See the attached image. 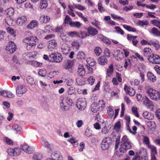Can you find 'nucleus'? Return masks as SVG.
<instances>
[{
	"mask_svg": "<svg viewBox=\"0 0 160 160\" xmlns=\"http://www.w3.org/2000/svg\"><path fill=\"white\" fill-rule=\"evenodd\" d=\"M50 20V18L47 15H42L40 18V20L42 23H46Z\"/></svg>",
	"mask_w": 160,
	"mask_h": 160,
	"instance_id": "obj_34",
	"label": "nucleus"
},
{
	"mask_svg": "<svg viewBox=\"0 0 160 160\" xmlns=\"http://www.w3.org/2000/svg\"><path fill=\"white\" fill-rule=\"evenodd\" d=\"M123 26L125 29L129 32H136V30L135 28H132L126 24H124L123 25Z\"/></svg>",
	"mask_w": 160,
	"mask_h": 160,
	"instance_id": "obj_49",
	"label": "nucleus"
},
{
	"mask_svg": "<svg viewBox=\"0 0 160 160\" xmlns=\"http://www.w3.org/2000/svg\"><path fill=\"white\" fill-rule=\"evenodd\" d=\"M108 59L104 56L100 57L98 60V63L102 66L106 65L108 63Z\"/></svg>",
	"mask_w": 160,
	"mask_h": 160,
	"instance_id": "obj_16",
	"label": "nucleus"
},
{
	"mask_svg": "<svg viewBox=\"0 0 160 160\" xmlns=\"http://www.w3.org/2000/svg\"><path fill=\"white\" fill-rule=\"evenodd\" d=\"M76 106L79 110H84L86 107V103L85 99L81 98L78 99L77 101Z\"/></svg>",
	"mask_w": 160,
	"mask_h": 160,
	"instance_id": "obj_9",
	"label": "nucleus"
},
{
	"mask_svg": "<svg viewBox=\"0 0 160 160\" xmlns=\"http://www.w3.org/2000/svg\"><path fill=\"white\" fill-rule=\"evenodd\" d=\"M57 45L56 41L54 39L48 41L47 45L49 51H52L56 48Z\"/></svg>",
	"mask_w": 160,
	"mask_h": 160,
	"instance_id": "obj_11",
	"label": "nucleus"
},
{
	"mask_svg": "<svg viewBox=\"0 0 160 160\" xmlns=\"http://www.w3.org/2000/svg\"><path fill=\"white\" fill-rule=\"evenodd\" d=\"M41 142L42 144L44 147L47 148H50V144L46 139L42 138L41 139Z\"/></svg>",
	"mask_w": 160,
	"mask_h": 160,
	"instance_id": "obj_43",
	"label": "nucleus"
},
{
	"mask_svg": "<svg viewBox=\"0 0 160 160\" xmlns=\"http://www.w3.org/2000/svg\"><path fill=\"white\" fill-rule=\"evenodd\" d=\"M95 104L97 105L101 109V110H102L105 107L106 103L104 100L102 99L99 100L97 102H95Z\"/></svg>",
	"mask_w": 160,
	"mask_h": 160,
	"instance_id": "obj_23",
	"label": "nucleus"
},
{
	"mask_svg": "<svg viewBox=\"0 0 160 160\" xmlns=\"http://www.w3.org/2000/svg\"><path fill=\"white\" fill-rule=\"evenodd\" d=\"M151 45H153L156 50H158L160 48V46L159 42L158 41L152 40Z\"/></svg>",
	"mask_w": 160,
	"mask_h": 160,
	"instance_id": "obj_60",
	"label": "nucleus"
},
{
	"mask_svg": "<svg viewBox=\"0 0 160 160\" xmlns=\"http://www.w3.org/2000/svg\"><path fill=\"white\" fill-rule=\"evenodd\" d=\"M91 111L94 113L97 112L99 109H101L97 105L95 104V102L93 105L91 106Z\"/></svg>",
	"mask_w": 160,
	"mask_h": 160,
	"instance_id": "obj_59",
	"label": "nucleus"
},
{
	"mask_svg": "<svg viewBox=\"0 0 160 160\" xmlns=\"http://www.w3.org/2000/svg\"><path fill=\"white\" fill-rule=\"evenodd\" d=\"M86 61L88 64L91 66H93L96 64V62L94 60L90 58H88Z\"/></svg>",
	"mask_w": 160,
	"mask_h": 160,
	"instance_id": "obj_47",
	"label": "nucleus"
},
{
	"mask_svg": "<svg viewBox=\"0 0 160 160\" xmlns=\"http://www.w3.org/2000/svg\"><path fill=\"white\" fill-rule=\"evenodd\" d=\"M68 13L70 15H71L72 17H74L75 16V15L74 14L73 11L72 9H74L73 6L71 5L68 6Z\"/></svg>",
	"mask_w": 160,
	"mask_h": 160,
	"instance_id": "obj_56",
	"label": "nucleus"
},
{
	"mask_svg": "<svg viewBox=\"0 0 160 160\" xmlns=\"http://www.w3.org/2000/svg\"><path fill=\"white\" fill-rule=\"evenodd\" d=\"M81 25V23L78 21L72 22L70 23V26L71 27L78 28H79Z\"/></svg>",
	"mask_w": 160,
	"mask_h": 160,
	"instance_id": "obj_41",
	"label": "nucleus"
},
{
	"mask_svg": "<svg viewBox=\"0 0 160 160\" xmlns=\"http://www.w3.org/2000/svg\"><path fill=\"white\" fill-rule=\"evenodd\" d=\"M114 68L112 64H110L107 70L106 75L108 77H111L113 73Z\"/></svg>",
	"mask_w": 160,
	"mask_h": 160,
	"instance_id": "obj_21",
	"label": "nucleus"
},
{
	"mask_svg": "<svg viewBox=\"0 0 160 160\" xmlns=\"http://www.w3.org/2000/svg\"><path fill=\"white\" fill-rule=\"evenodd\" d=\"M143 55L145 57H149L150 55L153 53L152 49L149 48H145L143 51Z\"/></svg>",
	"mask_w": 160,
	"mask_h": 160,
	"instance_id": "obj_28",
	"label": "nucleus"
},
{
	"mask_svg": "<svg viewBox=\"0 0 160 160\" xmlns=\"http://www.w3.org/2000/svg\"><path fill=\"white\" fill-rule=\"evenodd\" d=\"M49 57L51 58V60H50V62H52L59 63L61 62L63 58L61 54L58 52L52 53Z\"/></svg>",
	"mask_w": 160,
	"mask_h": 160,
	"instance_id": "obj_5",
	"label": "nucleus"
},
{
	"mask_svg": "<svg viewBox=\"0 0 160 160\" xmlns=\"http://www.w3.org/2000/svg\"><path fill=\"white\" fill-rule=\"evenodd\" d=\"M143 116L144 118L148 120H152L154 118V116L151 113L145 112L143 113Z\"/></svg>",
	"mask_w": 160,
	"mask_h": 160,
	"instance_id": "obj_32",
	"label": "nucleus"
},
{
	"mask_svg": "<svg viewBox=\"0 0 160 160\" xmlns=\"http://www.w3.org/2000/svg\"><path fill=\"white\" fill-rule=\"evenodd\" d=\"M121 128V123L120 121H118L115 123L114 127V128L117 132H118Z\"/></svg>",
	"mask_w": 160,
	"mask_h": 160,
	"instance_id": "obj_62",
	"label": "nucleus"
},
{
	"mask_svg": "<svg viewBox=\"0 0 160 160\" xmlns=\"http://www.w3.org/2000/svg\"><path fill=\"white\" fill-rule=\"evenodd\" d=\"M61 50L63 54L67 55L69 52L70 48L67 44H65L62 45Z\"/></svg>",
	"mask_w": 160,
	"mask_h": 160,
	"instance_id": "obj_26",
	"label": "nucleus"
},
{
	"mask_svg": "<svg viewBox=\"0 0 160 160\" xmlns=\"http://www.w3.org/2000/svg\"><path fill=\"white\" fill-rule=\"evenodd\" d=\"M137 23L139 25H140L141 26H143L144 25H147L149 23L148 22L147 20H139Z\"/></svg>",
	"mask_w": 160,
	"mask_h": 160,
	"instance_id": "obj_61",
	"label": "nucleus"
},
{
	"mask_svg": "<svg viewBox=\"0 0 160 160\" xmlns=\"http://www.w3.org/2000/svg\"><path fill=\"white\" fill-rule=\"evenodd\" d=\"M122 144L120 149V152L121 153H123L126 150L130 149L132 147L131 143L128 137L124 135L122 138Z\"/></svg>",
	"mask_w": 160,
	"mask_h": 160,
	"instance_id": "obj_3",
	"label": "nucleus"
},
{
	"mask_svg": "<svg viewBox=\"0 0 160 160\" xmlns=\"http://www.w3.org/2000/svg\"><path fill=\"white\" fill-rule=\"evenodd\" d=\"M87 31L88 34L92 36H94L98 33V31L95 28L92 26L89 27L87 29Z\"/></svg>",
	"mask_w": 160,
	"mask_h": 160,
	"instance_id": "obj_19",
	"label": "nucleus"
},
{
	"mask_svg": "<svg viewBox=\"0 0 160 160\" xmlns=\"http://www.w3.org/2000/svg\"><path fill=\"white\" fill-rule=\"evenodd\" d=\"M38 22L36 20H32L28 24L27 26V28L29 29H32L38 26Z\"/></svg>",
	"mask_w": 160,
	"mask_h": 160,
	"instance_id": "obj_24",
	"label": "nucleus"
},
{
	"mask_svg": "<svg viewBox=\"0 0 160 160\" xmlns=\"http://www.w3.org/2000/svg\"><path fill=\"white\" fill-rule=\"evenodd\" d=\"M147 76L148 80L150 82H154L156 81V77L151 72H148L147 73Z\"/></svg>",
	"mask_w": 160,
	"mask_h": 160,
	"instance_id": "obj_29",
	"label": "nucleus"
},
{
	"mask_svg": "<svg viewBox=\"0 0 160 160\" xmlns=\"http://www.w3.org/2000/svg\"><path fill=\"white\" fill-rule=\"evenodd\" d=\"M38 73L40 76L44 77L47 75V71L45 69L42 68L39 70Z\"/></svg>",
	"mask_w": 160,
	"mask_h": 160,
	"instance_id": "obj_48",
	"label": "nucleus"
},
{
	"mask_svg": "<svg viewBox=\"0 0 160 160\" xmlns=\"http://www.w3.org/2000/svg\"><path fill=\"white\" fill-rule=\"evenodd\" d=\"M6 13L7 17H9L13 15L14 13V10L12 8H10L4 11Z\"/></svg>",
	"mask_w": 160,
	"mask_h": 160,
	"instance_id": "obj_25",
	"label": "nucleus"
},
{
	"mask_svg": "<svg viewBox=\"0 0 160 160\" xmlns=\"http://www.w3.org/2000/svg\"><path fill=\"white\" fill-rule=\"evenodd\" d=\"M114 55L116 59L118 60H121L124 58L123 52L119 50L115 51Z\"/></svg>",
	"mask_w": 160,
	"mask_h": 160,
	"instance_id": "obj_18",
	"label": "nucleus"
},
{
	"mask_svg": "<svg viewBox=\"0 0 160 160\" xmlns=\"http://www.w3.org/2000/svg\"><path fill=\"white\" fill-rule=\"evenodd\" d=\"M72 46L73 49L75 51H77L79 48L80 45L78 41L76 40L72 42Z\"/></svg>",
	"mask_w": 160,
	"mask_h": 160,
	"instance_id": "obj_42",
	"label": "nucleus"
},
{
	"mask_svg": "<svg viewBox=\"0 0 160 160\" xmlns=\"http://www.w3.org/2000/svg\"><path fill=\"white\" fill-rule=\"evenodd\" d=\"M146 92L150 98L154 101L160 100V91H158L149 86L146 87Z\"/></svg>",
	"mask_w": 160,
	"mask_h": 160,
	"instance_id": "obj_2",
	"label": "nucleus"
},
{
	"mask_svg": "<svg viewBox=\"0 0 160 160\" xmlns=\"http://www.w3.org/2000/svg\"><path fill=\"white\" fill-rule=\"evenodd\" d=\"M27 21V18L25 16H22L18 18L17 20V23L19 26H22Z\"/></svg>",
	"mask_w": 160,
	"mask_h": 160,
	"instance_id": "obj_15",
	"label": "nucleus"
},
{
	"mask_svg": "<svg viewBox=\"0 0 160 160\" xmlns=\"http://www.w3.org/2000/svg\"><path fill=\"white\" fill-rule=\"evenodd\" d=\"M98 38L102 41L107 44L110 43V41L109 39L106 37L102 34H98Z\"/></svg>",
	"mask_w": 160,
	"mask_h": 160,
	"instance_id": "obj_39",
	"label": "nucleus"
},
{
	"mask_svg": "<svg viewBox=\"0 0 160 160\" xmlns=\"http://www.w3.org/2000/svg\"><path fill=\"white\" fill-rule=\"evenodd\" d=\"M7 32L12 35L14 37L16 36V32L14 29L10 27H8L6 28Z\"/></svg>",
	"mask_w": 160,
	"mask_h": 160,
	"instance_id": "obj_51",
	"label": "nucleus"
},
{
	"mask_svg": "<svg viewBox=\"0 0 160 160\" xmlns=\"http://www.w3.org/2000/svg\"><path fill=\"white\" fill-rule=\"evenodd\" d=\"M86 55L83 52L79 51L76 55L77 59L80 61H82L83 60L86 59Z\"/></svg>",
	"mask_w": 160,
	"mask_h": 160,
	"instance_id": "obj_20",
	"label": "nucleus"
},
{
	"mask_svg": "<svg viewBox=\"0 0 160 160\" xmlns=\"http://www.w3.org/2000/svg\"><path fill=\"white\" fill-rule=\"evenodd\" d=\"M94 51L95 54L98 56H99L102 52L101 49L99 47H96Z\"/></svg>",
	"mask_w": 160,
	"mask_h": 160,
	"instance_id": "obj_63",
	"label": "nucleus"
},
{
	"mask_svg": "<svg viewBox=\"0 0 160 160\" xmlns=\"http://www.w3.org/2000/svg\"><path fill=\"white\" fill-rule=\"evenodd\" d=\"M76 82L77 84L79 85H82L85 84V80L82 77H79L76 79Z\"/></svg>",
	"mask_w": 160,
	"mask_h": 160,
	"instance_id": "obj_44",
	"label": "nucleus"
},
{
	"mask_svg": "<svg viewBox=\"0 0 160 160\" xmlns=\"http://www.w3.org/2000/svg\"><path fill=\"white\" fill-rule=\"evenodd\" d=\"M98 122H96L93 124V127L96 130H99L101 129V127L100 123H103L104 122L103 119H100L99 120H98Z\"/></svg>",
	"mask_w": 160,
	"mask_h": 160,
	"instance_id": "obj_33",
	"label": "nucleus"
},
{
	"mask_svg": "<svg viewBox=\"0 0 160 160\" xmlns=\"http://www.w3.org/2000/svg\"><path fill=\"white\" fill-rule=\"evenodd\" d=\"M12 128L17 132H21L22 131L21 127L18 124H14L12 126Z\"/></svg>",
	"mask_w": 160,
	"mask_h": 160,
	"instance_id": "obj_58",
	"label": "nucleus"
},
{
	"mask_svg": "<svg viewBox=\"0 0 160 160\" xmlns=\"http://www.w3.org/2000/svg\"><path fill=\"white\" fill-rule=\"evenodd\" d=\"M73 64V62L72 61L68 60L65 63L64 68L66 69L69 70L72 68Z\"/></svg>",
	"mask_w": 160,
	"mask_h": 160,
	"instance_id": "obj_27",
	"label": "nucleus"
},
{
	"mask_svg": "<svg viewBox=\"0 0 160 160\" xmlns=\"http://www.w3.org/2000/svg\"><path fill=\"white\" fill-rule=\"evenodd\" d=\"M151 23L160 29V20L154 19L151 21Z\"/></svg>",
	"mask_w": 160,
	"mask_h": 160,
	"instance_id": "obj_54",
	"label": "nucleus"
},
{
	"mask_svg": "<svg viewBox=\"0 0 160 160\" xmlns=\"http://www.w3.org/2000/svg\"><path fill=\"white\" fill-rule=\"evenodd\" d=\"M107 113L108 115H109V116L110 118H112V117L113 116L114 114V111L112 109V107H109L107 108Z\"/></svg>",
	"mask_w": 160,
	"mask_h": 160,
	"instance_id": "obj_57",
	"label": "nucleus"
},
{
	"mask_svg": "<svg viewBox=\"0 0 160 160\" xmlns=\"http://www.w3.org/2000/svg\"><path fill=\"white\" fill-rule=\"evenodd\" d=\"M38 54V53L36 52H28L25 54V55L27 56L28 57L30 58L32 57L33 58H35Z\"/></svg>",
	"mask_w": 160,
	"mask_h": 160,
	"instance_id": "obj_50",
	"label": "nucleus"
},
{
	"mask_svg": "<svg viewBox=\"0 0 160 160\" xmlns=\"http://www.w3.org/2000/svg\"><path fill=\"white\" fill-rule=\"evenodd\" d=\"M48 0H41L40 2V7L41 9L46 8L48 5Z\"/></svg>",
	"mask_w": 160,
	"mask_h": 160,
	"instance_id": "obj_40",
	"label": "nucleus"
},
{
	"mask_svg": "<svg viewBox=\"0 0 160 160\" xmlns=\"http://www.w3.org/2000/svg\"><path fill=\"white\" fill-rule=\"evenodd\" d=\"M22 150L19 148H16L13 149V156H18L20 155Z\"/></svg>",
	"mask_w": 160,
	"mask_h": 160,
	"instance_id": "obj_55",
	"label": "nucleus"
},
{
	"mask_svg": "<svg viewBox=\"0 0 160 160\" xmlns=\"http://www.w3.org/2000/svg\"><path fill=\"white\" fill-rule=\"evenodd\" d=\"M38 39L35 36H31L26 37L22 40L23 44L25 46L26 49L28 51L34 49L36 46Z\"/></svg>",
	"mask_w": 160,
	"mask_h": 160,
	"instance_id": "obj_1",
	"label": "nucleus"
},
{
	"mask_svg": "<svg viewBox=\"0 0 160 160\" xmlns=\"http://www.w3.org/2000/svg\"><path fill=\"white\" fill-rule=\"evenodd\" d=\"M124 89L127 94H128L130 96H133L135 93V90L132 88L125 85L124 87Z\"/></svg>",
	"mask_w": 160,
	"mask_h": 160,
	"instance_id": "obj_13",
	"label": "nucleus"
},
{
	"mask_svg": "<svg viewBox=\"0 0 160 160\" xmlns=\"http://www.w3.org/2000/svg\"><path fill=\"white\" fill-rule=\"evenodd\" d=\"M21 147L22 150L27 154H30L33 152L32 148L27 145H22Z\"/></svg>",
	"mask_w": 160,
	"mask_h": 160,
	"instance_id": "obj_14",
	"label": "nucleus"
},
{
	"mask_svg": "<svg viewBox=\"0 0 160 160\" xmlns=\"http://www.w3.org/2000/svg\"><path fill=\"white\" fill-rule=\"evenodd\" d=\"M27 91V89L24 85H19L16 89V94L18 97H21Z\"/></svg>",
	"mask_w": 160,
	"mask_h": 160,
	"instance_id": "obj_7",
	"label": "nucleus"
},
{
	"mask_svg": "<svg viewBox=\"0 0 160 160\" xmlns=\"http://www.w3.org/2000/svg\"><path fill=\"white\" fill-rule=\"evenodd\" d=\"M68 141L71 143L74 147H77L78 146V144L77 140L74 137H71L68 140Z\"/></svg>",
	"mask_w": 160,
	"mask_h": 160,
	"instance_id": "obj_30",
	"label": "nucleus"
},
{
	"mask_svg": "<svg viewBox=\"0 0 160 160\" xmlns=\"http://www.w3.org/2000/svg\"><path fill=\"white\" fill-rule=\"evenodd\" d=\"M51 157L54 160H63L62 154L59 152L55 151L52 152Z\"/></svg>",
	"mask_w": 160,
	"mask_h": 160,
	"instance_id": "obj_12",
	"label": "nucleus"
},
{
	"mask_svg": "<svg viewBox=\"0 0 160 160\" xmlns=\"http://www.w3.org/2000/svg\"><path fill=\"white\" fill-rule=\"evenodd\" d=\"M142 102L143 104L148 108L152 105V102L147 97H144Z\"/></svg>",
	"mask_w": 160,
	"mask_h": 160,
	"instance_id": "obj_17",
	"label": "nucleus"
},
{
	"mask_svg": "<svg viewBox=\"0 0 160 160\" xmlns=\"http://www.w3.org/2000/svg\"><path fill=\"white\" fill-rule=\"evenodd\" d=\"M59 74L58 71H53L50 72L48 74V76L50 78H52Z\"/></svg>",
	"mask_w": 160,
	"mask_h": 160,
	"instance_id": "obj_52",
	"label": "nucleus"
},
{
	"mask_svg": "<svg viewBox=\"0 0 160 160\" xmlns=\"http://www.w3.org/2000/svg\"><path fill=\"white\" fill-rule=\"evenodd\" d=\"M42 156L40 154H35L33 155L32 158L33 160H41Z\"/></svg>",
	"mask_w": 160,
	"mask_h": 160,
	"instance_id": "obj_64",
	"label": "nucleus"
},
{
	"mask_svg": "<svg viewBox=\"0 0 160 160\" xmlns=\"http://www.w3.org/2000/svg\"><path fill=\"white\" fill-rule=\"evenodd\" d=\"M27 83L31 85H32L35 83V81L33 78L29 76L26 79Z\"/></svg>",
	"mask_w": 160,
	"mask_h": 160,
	"instance_id": "obj_53",
	"label": "nucleus"
},
{
	"mask_svg": "<svg viewBox=\"0 0 160 160\" xmlns=\"http://www.w3.org/2000/svg\"><path fill=\"white\" fill-rule=\"evenodd\" d=\"M73 6L74 9H77L80 11H83L86 9V8L80 4L73 3Z\"/></svg>",
	"mask_w": 160,
	"mask_h": 160,
	"instance_id": "obj_46",
	"label": "nucleus"
},
{
	"mask_svg": "<svg viewBox=\"0 0 160 160\" xmlns=\"http://www.w3.org/2000/svg\"><path fill=\"white\" fill-rule=\"evenodd\" d=\"M72 103V100L68 97L61 100L60 103L61 108L63 111H67Z\"/></svg>",
	"mask_w": 160,
	"mask_h": 160,
	"instance_id": "obj_4",
	"label": "nucleus"
},
{
	"mask_svg": "<svg viewBox=\"0 0 160 160\" xmlns=\"http://www.w3.org/2000/svg\"><path fill=\"white\" fill-rule=\"evenodd\" d=\"M78 72L80 76H83L85 73V71L82 65L80 64L78 66Z\"/></svg>",
	"mask_w": 160,
	"mask_h": 160,
	"instance_id": "obj_31",
	"label": "nucleus"
},
{
	"mask_svg": "<svg viewBox=\"0 0 160 160\" xmlns=\"http://www.w3.org/2000/svg\"><path fill=\"white\" fill-rule=\"evenodd\" d=\"M148 148L149 149L151 150V154H157V148L156 147L151 144L148 145Z\"/></svg>",
	"mask_w": 160,
	"mask_h": 160,
	"instance_id": "obj_37",
	"label": "nucleus"
},
{
	"mask_svg": "<svg viewBox=\"0 0 160 160\" xmlns=\"http://www.w3.org/2000/svg\"><path fill=\"white\" fill-rule=\"evenodd\" d=\"M28 63L33 67H42V64L35 60H29L28 62Z\"/></svg>",
	"mask_w": 160,
	"mask_h": 160,
	"instance_id": "obj_22",
	"label": "nucleus"
},
{
	"mask_svg": "<svg viewBox=\"0 0 160 160\" xmlns=\"http://www.w3.org/2000/svg\"><path fill=\"white\" fill-rule=\"evenodd\" d=\"M112 140L111 138L107 137L103 138L101 142V147L103 150L108 149L112 144Z\"/></svg>",
	"mask_w": 160,
	"mask_h": 160,
	"instance_id": "obj_6",
	"label": "nucleus"
},
{
	"mask_svg": "<svg viewBox=\"0 0 160 160\" xmlns=\"http://www.w3.org/2000/svg\"><path fill=\"white\" fill-rule=\"evenodd\" d=\"M16 44L12 41L9 42L6 47V50L11 54L13 53L16 50Z\"/></svg>",
	"mask_w": 160,
	"mask_h": 160,
	"instance_id": "obj_10",
	"label": "nucleus"
},
{
	"mask_svg": "<svg viewBox=\"0 0 160 160\" xmlns=\"http://www.w3.org/2000/svg\"><path fill=\"white\" fill-rule=\"evenodd\" d=\"M147 126L148 129L151 130H155L156 127L155 123L152 121H149L147 122Z\"/></svg>",
	"mask_w": 160,
	"mask_h": 160,
	"instance_id": "obj_35",
	"label": "nucleus"
},
{
	"mask_svg": "<svg viewBox=\"0 0 160 160\" xmlns=\"http://www.w3.org/2000/svg\"><path fill=\"white\" fill-rule=\"evenodd\" d=\"M149 62L153 64L160 63V57L159 56L152 53L149 56L148 58Z\"/></svg>",
	"mask_w": 160,
	"mask_h": 160,
	"instance_id": "obj_8",
	"label": "nucleus"
},
{
	"mask_svg": "<svg viewBox=\"0 0 160 160\" xmlns=\"http://www.w3.org/2000/svg\"><path fill=\"white\" fill-rule=\"evenodd\" d=\"M156 36H160V31L156 28H153L150 32Z\"/></svg>",
	"mask_w": 160,
	"mask_h": 160,
	"instance_id": "obj_45",
	"label": "nucleus"
},
{
	"mask_svg": "<svg viewBox=\"0 0 160 160\" xmlns=\"http://www.w3.org/2000/svg\"><path fill=\"white\" fill-rule=\"evenodd\" d=\"M3 96L10 98H13L14 97V95L11 92L6 90H3Z\"/></svg>",
	"mask_w": 160,
	"mask_h": 160,
	"instance_id": "obj_36",
	"label": "nucleus"
},
{
	"mask_svg": "<svg viewBox=\"0 0 160 160\" xmlns=\"http://www.w3.org/2000/svg\"><path fill=\"white\" fill-rule=\"evenodd\" d=\"M78 37L81 39H84L89 36L88 33L84 31H80L79 33H78Z\"/></svg>",
	"mask_w": 160,
	"mask_h": 160,
	"instance_id": "obj_38",
	"label": "nucleus"
}]
</instances>
